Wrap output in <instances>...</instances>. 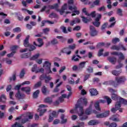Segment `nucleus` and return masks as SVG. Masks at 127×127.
Masks as SVG:
<instances>
[{"instance_id": "1", "label": "nucleus", "mask_w": 127, "mask_h": 127, "mask_svg": "<svg viewBox=\"0 0 127 127\" xmlns=\"http://www.w3.org/2000/svg\"><path fill=\"white\" fill-rule=\"evenodd\" d=\"M88 101L86 98H80L77 101V104L75 105V110L79 108V111L77 112L78 116H82L84 114V109L82 106H87Z\"/></svg>"}, {"instance_id": "2", "label": "nucleus", "mask_w": 127, "mask_h": 127, "mask_svg": "<svg viewBox=\"0 0 127 127\" xmlns=\"http://www.w3.org/2000/svg\"><path fill=\"white\" fill-rule=\"evenodd\" d=\"M116 81H112L111 83H112L113 86L114 87H117L120 84H123L127 81V78H126V76H120V77H117L115 78Z\"/></svg>"}, {"instance_id": "3", "label": "nucleus", "mask_w": 127, "mask_h": 127, "mask_svg": "<svg viewBox=\"0 0 127 127\" xmlns=\"http://www.w3.org/2000/svg\"><path fill=\"white\" fill-rule=\"evenodd\" d=\"M109 92L111 93V99L114 101H120V99H121V97L119 96V95L115 93H117V90L110 88L109 89Z\"/></svg>"}, {"instance_id": "4", "label": "nucleus", "mask_w": 127, "mask_h": 127, "mask_svg": "<svg viewBox=\"0 0 127 127\" xmlns=\"http://www.w3.org/2000/svg\"><path fill=\"white\" fill-rule=\"evenodd\" d=\"M43 67L48 74L52 73V71L51 70V64L49 62L45 61L43 64Z\"/></svg>"}, {"instance_id": "5", "label": "nucleus", "mask_w": 127, "mask_h": 127, "mask_svg": "<svg viewBox=\"0 0 127 127\" xmlns=\"http://www.w3.org/2000/svg\"><path fill=\"white\" fill-rule=\"evenodd\" d=\"M101 18H102V14H98L97 17L95 19L94 22H92V24L95 27H100V25H101Z\"/></svg>"}, {"instance_id": "6", "label": "nucleus", "mask_w": 127, "mask_h": 127, "mask_svg": "<svg viewBox=\"0 0 127 127\" xmlns=\"http://www.w3.org/2000/svg\"><path fill=\"white\" fill-rule=\"evenodd\" d=\"M100 103L105 104V103H106V101L103 100H99L95 103L94 107L96 111H101V108L100 107Z\"/></svg>"}, {"instance_id": "7", "label": "nucleus", "mask_w": 127, "mask_h": 127, "mask_svg": "<svg viewBox=\"0 0 127 127\" xmlns=\"http://www.w3.org/2000/svg\"><path fill=\"white\" fill-rule=\"evenodd\" d=\"M109 115H110V111H107L104 113L97 114L96 117L98 119H102L103 118H107V117H108Z\"/></svg>"}, {"instance_id": "8", "label": "nucleus", "mask_w": 127, "mask_h": 127, "mask_svg": "<svg viewBox=\"0 0 127 127\" xmlns=\"http://www.w3.org/2000/svg\"><path fill=\"white\" fill-rule=\"evenodd\" d=\"M90 35L92 37H94V36H96L98 35V31H97V30H96V28L94 26H90Z\"/></svg>"}, {"instance_id": "9", "label": "nucleus", "mask_w": 127, "mask_h": 127, "mask_svg": "<svg viewBox=\"0 0 127 127\" xmlns=\"http://www.w3.org/2000/svg\"><path fill=\"white\" fill-rule=\"evenodd\" d=\"M75 54H76V55H73L72 56V58H71V60L72 61H74V62H77V61H79V58H80V59H82V57H81L80 55H78L79 54V50H77L75 51ZM76 57H78V58H76Z\"/></svg>"}, {"instance_id": "10", "label": "nucleus", "mask_w": 127, "mask_h": 127, "mask_svg": "<svg viewBox=\"0 0 127 127\" xmlns=\"http://www.w3.org/2000/svg\"><path fill=\"white\" fill-rule=\"evenodd\" d=\"M15 97L18 100H23V99H24L25 95L23 93H21L20 91H19L16 93Z\"/></svg>"}, {"instance_id": "11", "label": "nucleus", "mask_w": 127, "mask_h": 127, "mask_svg": "<svg viewBox=\"0 0 127 127\" xmlns=\"http://www.w3.org/2000/svg\"><path fill=\"white\" fill-rule=\"evenodd\" d=\"M92 106H93V102H91L90 105H89V108L86 109L85 111V113L87 116H89V115H91V114H92Z\"/></svg>"}, {"instance_id": "12", "label": "nucleus", "mask_w": 127, "mask_h": 127, "mask_svg": "<svg viewBox=\"0 0 127 127\" xmlns=\"http://www.w3.org/2000/svg\"><path fill=\"white\" fill-rule=\"evenodd\" d=\"M81 22V20L78 17L75 18L73 20H71L69 22V25L70 26H74V24H76V23H80Z\"/></svg>"}, {"instance_id": "13", "label": "nucleus", "mask_w": 127, "mask_h": 127, "mask_svg": "<svg viewBox=\"0 0 127 127\" xmlns=\"http://www.w3.org/2000/svg\"><path fill=\"white\" fill-rule=\"evenodd\" d=\"M29 35H27L24 40L23 45L24 47H29V46H30V44L29 43Z\"/></svg>"}, {"instance_id": "14", "label": "nucleus", "mask_w": 127, "mask_h": 127, "mask_svg": "<svg viewBox=\"0 0 127 127\" xmlns=\"http://www.w3.org/2000/svg\"><path fill=\"white\" fill-rule=\"evenodd\" d=\"M69 48H64V49H62L61 50V53H63L66 54L67 55H70L71 54V51H69Z\"/></svg>"}, {"instance_id": "15", "label": "nucleus", "mask_w": 127, "mask_h": 127, "mask_svg": "<svg viewBox=\"0 0 127 127\" xmlns=\"http://www.w3.org/2000/svg\"><path fill=\"white\" fill-rule=\"evenodd\" d=\"M107 60L109 61L110 63L115 65L117 62V58L115 57H108Z\"/></svg>"}, {"instance_id": "16", "label": "nucleus", "mask_w": 127, "mask_h": 127, "mask_svg": "<svg viewBox=\"0 0 127 127\" xmlns=\"http://www.w3.org/2000/svg\"><path fill=\"white\" fill-rule=\"evenodd\" d=\"M48 7L50 8V9H56V10L57 11H59V9L58 7H59V5L58 3H56L54 5H48Z\"/></svg>"}, {"instance_id": "17", "label": "nucleus", "mask_w": 127, "mask_h": 127, "mask_svg": "<svg viewBox=\"0 0 127 127\" xmlns=\"http://www.w3.org/2000/svg\"><path fill=\"white\" fill-rule=\"evenodd\" d=\"M21 90L23 92H25L27 95H29V94H30V92L31 91V88H30V87H22Z\"/></svg>"}, {"instance_id": "18", "label": "nucleus", "mask_w": 127, "mask_h": 127, "mask_svg": "<svg viewBox=\"0 0 127 127\" xmlns=\"http://www.w3.org/2000/svg\"><path fill=\"white\" fill-rule=\"evenodd\" d=\"M89 92L91 96H97L99 93L98 91H97L96 89L95 88H91L89 89Z\"/></svg>"}, {"instance_id": "19", "label": "nucleus", "mask_w": 127, "mask_h": 127, "mask_svg": "<svg viewBox=\"0 0 127 127\" xmlns=\"http://www.w3.org/2000/svg\"><path fill=\"white\" fill-rule=\"evenodd\" d=\"M99 124V121L97 120H91L88 122L89 126H96Z\"/></svg>"}, {"instance_id": "20", "label": "nucleus", "mask_w": 127, "mask_h": 127, "mask_svg": "<svg viewBox=\"0 0 127 127\" xmlns=\"http://www.w3.org/2000/svg\"><path fill=\"white\" fill-rule=\"evenodd\" d=\"M119 59L118 61V63H120V62H121L122 60H125V56H124V54H122V53L120 52L119 54Z\"/></svg>"}, {"instance_id": "21", "label": "nucleus", "mask_w": 127, "mask_h": 127, "mask_svg": "<svg viewBox=\"0 0 127 127\" xmlns=\"http://www.w3.org/2000/svg\"><path fill=\"white\" fill-rule=\"evenodd\" d=\"M101 1L100 0H95L93 1V3L91 5V7H94L95 5L98 6L100 5V2Z\"/></svg>"}, {"instance_id": "22", "label": "nucleus", "mask_w": 127, "mask_h": 127, "mask_svg": "<svg viewBox=\"0 0 127 127\" xmlns=\"http://www.w3.org/2000/svg\"><path fill=\"white\" fill-rule=\"evenodd\" d=\"M65 118V115L64 114H62L61 116V119L62 120L61 121V124H66L67 123V119H64Z\"/></svg>"}, {"instance_id": "23", "label": "nucleus", "mask_w": 127, "mask_h": 127, "mask_svg": "<svg viewBox=\"0 0 127 127\" xmlns=\"http://www.w3.org/2000/svg\"><path fill=\"white\" fill-rule=\"evenodd\" d=\"M11 127H24L19 122H15L14 124H12Z\"/></svg>"}, {"instance_id": "24", "label": "nucleus", "mask_w": 127, "mask_h": 127, "mask_svg": "<svg viewBox=\"0 0 127 127\" xmlns=\"http://www.w3.org/2000/svg\"><path fill=\"white\" fill-rule=\"evenodd\" d=\"M39 93H40V91L39 90H37L36 91H35L33 94V98L34 99H37V98H38Z\"/></svg>"}, {"instance_id": "25", "label": "nucleus", "mask_w": 127, "mask_h": 127, "mask_svg": "<svg viewBox=\"0 0 127 127\" xmlns=\"http://www.w3.org/2000/svg\"><path fill=\"white\" fill-rule=\"evenodd\" d=\"M24 75H25V68H23L21 69L19 74L20 79H22V78L24 77Z\"/></svg>"}, {"instance_id": "26", "label": "nucleus", "mask_w": 127, "mask_h": 127, "mask_svg": "<svg viewBox=\"0 0 127 127\" xmlns=\"http://www.w3.org/2000/svg\"><path fill=\"white\" fill-rule=\"evenodd\" d=\"M81 18H82V21L84 23H88V22H90L91 21V18L88 19L87 17H85V16H81Z\"/></svg>"}, {"instance_id": "27", "label": "nucleus", "mask_w": 127, "mask_h": 127, "mask_svg": "<svg viewBox=\"0 0 127 127\" xmlns=\"http://www.w3.org/2000/svg\"><path fill=\"white\" fill-rule=\"evenodd\" d=\"M79 117L80 121H85V120H87V119H88V116L84 115V111L83 114L82 115L79 116Z\"/></svg>"}, {"instance_id": "28", "label": "nucleus", "mask_w": 127, "mask_h": 127, "mask_svg": "<svg viewBox=\"0 0 127 127\" xmlns=\"http://www.w3.org/2000/svg\"><path fill=\"white\" fill-rule=\"evenodd\" d=\"M86 71L88 73L91 74L94 72V68L91 66H88V68H86Z\"/></svg>"}, {"instance_id": "29", "label": "nucleus", "mask_w": 127, "mask_h": 127, "mask_svg": "<svg viewBox=\"0 0 127 127\" xmlns=\"http://www.w3.org/2000/svg\"><path fill=\"white\" fill-rule=\"evenodd\" d=\"M87 63V62H81L79 64V67L78 68V70H80V69H83V68L85 67V64Z\"/></svg>"}, {"instance_id": "30", "label": "nucleus", "mask_w": 127, "mask_h": 127, "mask_svg": "<svg viewBox=\"0 0 127 127\" xmlns=\"http://www.w3.org/2000/svg\"><path fill=\"white\" fill-rule=\"evenodd\" d=\"M38 111H39L40 112V117H42V116H43V115H44V113H45V112H46L47 111V110H46V109H38Z\"/></svg>"}, {"instance_id": "31", "label": "nucleus", "mask_w": 127, "mask_h": 127, "mask_svg": "<svg viewBox=\"0 0 127 127\" xmlns=\"http://www.w3.org/2000/svg\"><path fill=\"white\" fill-rule=\"evenodd\" d=\"M112 73L113 75H114L115 76H119V75L122 73V71H117V70H113L112 71Z\"/></svg>"}, {"instance_id": "32", "label": "nucleus", "mask_w": 127, "mask_h": 127, "mask_svg": "<svg viewBox=\"0 0 127 127\" xmlns=\"http://www.w3.org/2000/svg\"><path fill=\"white\" fill-rule=\"evenodd\" d=\"M44 103H48V104L52 103L53 100L50 97L46 98L44 101Z\"/></svg>"}, {"instance_id": "33", "label": "nucleus", "mask_w": 127, "mask_h": 127, "mask_svg": "<svg viewBox=\"0 0 127 127\" xmlns=\"http://www.w3.org/2000/svg\"><path fill=\"white\" fill-rule=\"evenodd\" d=\"M38 71V68H37V64H34L33 67L32 68V72H35L36 73H37Z\"/></svg>"}, {"instance_id": "34", "label": "nucleus", "mask_w": 127, "mask_h": 127, "mask_svg": "<svg viewBox=\"0 0 127 127\" xmlns=\"http://www.w3.org/2000/svg\"><path fill=\"white\" fill-rule=\"evenodd\" d=\"M51 80H52V77H51V76H50V75L49 76H47L46 77V78L45 79V82L46 84L49 83V82H50V81H51Z\"/></svg>"}, {"instance_id": "35", "label": "nucleus", "mask_w": 127, "mask_h": 127, "mask_svg": "<svg viewBox=\"0 0 127 127\" xmlns=\"http://www.w3.org/2000/svg\"><path fill=\"white\" fill-rule=\"evenodd\" d=\"M42 85V81H40L37 82L34 86L35 89H36V88H39V87H41V85Z\"/></svg>"}, {"instance_id": "36", "label": "nucleus", "mask_w": 127, "mask_h": 127, "mask_svg": "<svg viewBox=\"0 0 127 127\" xmlns=\"http://www.w3.org/2000/svg\"><path fill=\"white\" fill-rule=\"evenodd\" d=\"M41 90L42 94H43L44 95H46V93H47V87H46V86H43L42 87Z\"/></svg>"}, {"instance_id": "37", "label": "nucleus", "mask_w": 127, "mask_h": 127, "mask_svg": "<svg viewBox=\"0 0 127 127\" xmlns=\"http://www.w3.org/2000/svg\"><path fill=\"white\" fill-rule=\"evenodd\" d=\"M37 41L40 44V45H38V47H41L42 45H43V39L42 38H38Z\"/></svg>"}, {"instance_id": "38", "label": "nucleus", "mask_w": 127, "mask_h": 127, "mask_svg": "<svg viewBox=\"0 0 127 127\" xmlns=\"http://www.w3.org/2000/svg\"><path fill=\"white\" fill-rule=\"evenodd\" d=\"M117 14L119 15V16H123L124 14H123V10L121 8H118L117 11Z\"/></svg>"}, {"instance_id": "39", "label": "nucleus", "mask_w": 127, "mask_h": 127, "mask_svg": "<svg viewBox=\"0 0 127 127\" xmlns=\"http://www.w3.org/2000/svg\"><path fill=\"white\" fill-rule=\"evenodd\" d=\"M111 49H112V50H117V51H119L120 49V46L113 45L111 47Z\"/></svg>"}, {"instance_id": "40", "label": "nucleus", "mask_w": 127, "mask_h": 127, "mask_svg": "<svg viewBox=\"0 0 127 127\" xmlns=\"http://www.w3.org/2000/svg\"><path fill=\"white\" fill-rule=\"evenodd\" d=\"M122 107V104L120 101H117L115 104V108H117L118 110H120Z\"/></svg>"}, {"instance_id": "41", "label": "nucleus", "mask_w": 127, "mask_h": 127, "mask_svg": "<svg viewBox=\"0 0 127 127\" xmlns=\"http://www.w3.org/2000/svg\"><path fill=\"white\" fill-rule=\"evenodd\" d=\"M40 54H37L34 56H33L31 58H30V60H36V59H37V58H38V57H39L40 56Z\"/></svg>"}, {"instance_id": "42", "label": "nucleus", "mask_w": 127, "mask_h": 127, "mask_svg": "<svg viewBox=\"0 0 127 127\" xmlns=\"http://www.w3.org/2000/svg\"><path fill=\"white\" fill-rule=\"evenodd\" d=\"M104 99L106 100L108 105H110L112 103V99L109 96H104Z\"/></svg>"}, {"instance_id": "43", "label": "nucleus", "mask_w": 127, "mask_h": 127, "mask_svg": "<svg viewBox=\"0 0 127 127\" xmlns=\"http://www.w3.org/2000/svg\"><path fill=\"white\" fill-rule=\"evenodd\" d=\"M120 103H122L124 105H127V100L121 97L119 100Z\"/></svg>"}, {"instance_id": "44", "label": "nucleus", "mask_w": 127, "mask_h": 127, "mask_svg": "<svg viewBox=\"0 0 127 127\" xmlns=\"http://www.w3.org/2000/svg\"><path fill=\"white\" fill-rule=\"evenodd\" d=\"M112 42L113 44H117L118 42H120V39L119 38H115L112 39Z\"/></svg>"}, {"instance_id": "45", "label": "nucleus", "mask_w": 127, "mask_h": 127, "mask_svg": "<svg viewBox=\"0 0 127 127\" xmlns=\"http://www.w3.org/2000/svg\"><path fill=\"white\" fill-rule=\"evenodd\" d=\"M79 14H80V11L74 10L73 11H72L71 16H74V15H79Z\"/></svg>"}, {"instance_id": "46", "label": "nucleus", "mask_w": 127, "mask_h": 127, "mask_svg": "<svg viewBox=\"0 0 127 127\" xmlns=\"http://www.w3.org/2000/svg\"><path fill=\"white\" fill-rule=\"evenodd\" d=\"M87 16H92L93 18H94V17H96V11H92L91 12V13L90 14L88 13Z\"/></svg>"}, {"instance_id": "47", "label": "nucleus", "mask_w": 127, "mask_h": 127, "mask_svg": "<svg viewBox=\"0 0 127 127\" xmlns=\"http://www.w3.org/2000/svg\"><path fill=\"white\" fill-rule=\"evenodd\" d=\"M91 77V74H87L86 75H84L83 82L87 81V80L89 79V78Z\"/></svg>"}, {"instance_id": "48", "label": "nucleus", "mask_w": 127, "mask_h": 127, "mask_svg": "<svg viewBox=\"0 0 127 127\" xmlns=\"http://www.w3.org/2000/svg\"><path fill=\"white\" fill-rule=\"evenodd\" d=\"M108 22H105L104 23L101 27V30H104V29H106V28H107V26H108Z\"/></svg>"}, {"instance_id": "49", "label": "nucleus", "mask_w": 127, "mask_h": 127, "mask_svg": "<svg viewBox=\"0 0 127 127\" xmlns=\"http://www.w3.org/2000/svg\"><path fill=\"white\" fill-rule=\"evenodd\" d=\"M51 43L53 45H55L56 44H58V43H59V42H58V41L57 40V39H53V40L51 41Z\"/></svg>"}, {"instance_id": "50", "label": "nucleus", "mask_w": 127, "mask_h": 127, "mask_svg": "<svg viewBox=\"0 0 127 127\" xmlns=\"http://www.w3.org/2000/svg\"><path fill=\"white\" fill-rule=\"evenodd\" d=\"M68 49L70 50H74V49H75L76 48V44H73L71 45H69L68 47Z\"/></svg>"}, {"instance_id": "51", "label": "nucleus", "mask_w": 127, "mask_h": 127, "mask_svg": "<svg viewBox=\"0 0 127 127\" xmlns=\"http://www.w3.org/2000/svg\"><path fill=\"white\" fill-rule=\"evenodd\" d=\"M20 57L21 58H22V59H23L28 58V57H29V56L28 55V54L26 53L21 55Z\"/></svg>"}, {"instance_id": "52", "label": "nucleus", "mask_w": 127, "mask_h": 127, "mask_svg": "<svg viewBox=\"0 0 127 127\" xmlns=\"http://www.w3.org/2000/svg\"><path fill=\"white\" fill-rule=\"evenodd\" d=\"M21 84H19V85H17L16 86H15L14 89V90L17 91V92H18L19 91H20V88L21 87Z\"/></svg>"}, {"instance_id": "53", "label": "nucleus", "mask_w": 127, "mask_h": 127, "mask_svg": "<svg viewBox=\"0 0 127 127\" xmlns=\"http://www.w3.org/2000/svg\"><path fill=\"white\" fill-rule=\"evenodd\" d=\"M28 47H29L30 48V49L29 50L30 52L33 51V50H35V49H36V47H35V46L31 44H30V46Z\"/></svg>"}, {"instance_id": "54", "label": "nucleus", "mask_w": 127, "mask_h": 127, "mask_svg": "<svg viewBox=\"0 0 127 127\" xmlns=\"http://www.w3.org/2000/svg\"><path fill=\"white\" fill-rule=\"evenodd\" d=\"M57 16V14L56 13L52 12L49 14V17L50 18H53V17L56 18Z\"/></svg>"}, {"instance_id": "55", "label": "nucleus", "mask_w": 127, "mask_h": 127, "mask_svg": "<svg viewBox=\"0 0 127 127\" xmlns=\"http://www.w3.org/2000/svg\"><path fill=\"white\" fill-rule=\"evenodd\" d=\"M105 45V43H98L96 46V47L98 48H101V47H103Z\"/></svg>"}, {"instance_id": "56", "label": "nucleus", "mask_w": 127, "mask_h": 127, "mask_svg": "<svg viewBox=\"0 0 127 127\" xmlns=\"http://www.w3.org/2000/svg\"><path fill=\"white\" fill-rule=\"evenodd\" d=\"M98 11H105L106 10V7L105 6H102L97 9Z\"/></svg>"}, {"instance_id": "57", "label": "nucleus", "mask_w": 127, "mask_h": 127, "mask_svg": "<svg viewBox=\"0 0 127 127\" xmlns=\"http://www.w3.org/2000/svg\"><path fill=\"white\" fill-rule=\"evenodd\" d=\"M15 53V51H13L11 53L7 54V57L10 58V57H12L14 55Z\"/></svg>"}, {"instance_id": "58", "label": "nucleus", "mask_w": 127, "mask_h": 127, "mask_svg": "<svg viewBox=\"0 0 127 127\" xmlns=\"http://www.w3.org/2000/svg\"><path fill=\"white\" fill-rule=\"evenodd\" d=\"M43 31L45 34H48V32L50 31L49 28H45L43 29Z\"/></svg>"}, {"instance_id": "59", "label": "nucleus", "mask_w": 127, "mask_h": 127, "mask_svg": "<svg viewBox=\"0 0 127 127\" xmlns=\"http://www.w3.org/2000/svg\"><path fill=\"white\" fill-rule=\"evenodd\" d=\"M103 52H104V49H101L98 52V56L101 57L103 55Z\"/></svg>"}, {"instance_id": "60", "label": "nucleus", "mask_w": 127, "mask_h": 127, "mask_svg": "<svg viewBox=\"0 0 127 127\" xmlns=\"http://www.w3.org/2000/svg\"><path fill=\"white\" fill-rule=\"evenodd\" d=\"M13 32H20L21 29L19 27H16L13 29Z\"/></svg>"}, {"instance_id": "61", "label": "nucleus", "mask_w": 127, "mask_h": 127, "mask_svg": "<svg viewBox=\"0 0 127 127\" xmlns=\"http://www.w3.org/2000/svg\"><path fill=\"white\" fill-rule=\"evenodd\" d=\"M61 29L63 30V32H64V34H67V33H68V31H67V30L66 29V27L62 26L61 27Z\"/></svg>"}, {"instance_id": "62", "label": "nucleus", "mask_w": 127, "mask_h": 127, "mask_svg": "<svg viewBox=\"0 0 127 127\" xmlns=\"http://www.w3.org/2000/svg\"><path fill=\"white\" fill-rule=\"evenodd\" d=\"M118 63H119V65H116V69H120V68H122V67H123V66L124 65V64H123L121 63V62Z\"/></svg>"}, {"instance_id": "63", "label": "nucleus", "mask_w": 127, "mask_h": 127, "mask_svg": "<svg viewBox=\"0 0 127 127\" xmlns=\"http://www.w3.org/2000/svg\"><path fill=\"white\" fill-rule=\"evenodd\" d=\"M5 54H6V51H3L0 53V56L3 57V56H5Z\"/></svg>"}, {"instance_id": "64", "label": "nucleus", "mask_w": 127, "mask_h": 127, "mask_svg": "<svg viewBox=\"0 0 127 127\" xmlns=\"http://www.w3.org/2000/svg\"><path fill=\"white\" fill-rule=\"evenodd\" d=\"M117 125L115 123H112L109 125V127H117Z\"/></svg>"}]
</instances>
